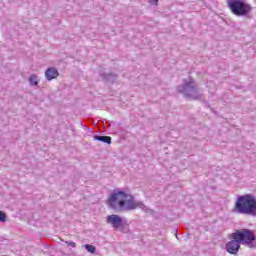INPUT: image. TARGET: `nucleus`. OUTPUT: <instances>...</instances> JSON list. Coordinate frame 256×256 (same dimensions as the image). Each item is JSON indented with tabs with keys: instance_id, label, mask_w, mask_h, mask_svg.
I'll list each match as a JSON object with an SVG mask.
<instances>
[{
	"instance_id": "nucleus-1",
	"label": "nucleus",
	"mask_w": 256,
	"mask_h": 256,
	"mask_svg": "<svg viewBox=\"0 0 256 256\" xmlns=\"http://www.w3.org/2000/svg\"><path fill=\"white\" fill-rule=\"evenodd\" d=\"M107 205L116 213L133 211L137 208L142 209L145 213L153 214V210L147 208L143 202L135 201V197L127 194L125 191L115 190L107 199Z\"/></svg>"
},
{
	"instance_id": "nucleus-2",
	"label": "nucleus",
	"mask_w": 256,
	"mask_h": 256,
	"mask_svg": "<svg viewBox=\"0 0 256 256\" xmlns=\"http://www.w3.org/2000/svg\"><path fill=\"white\" fill-rule=\"evenodd\" d=\"M232 211L233 213H239L240 215H249L250 217H256L255 196L251 194L238 196Z\"/></svg>"
},
{
	"instance_id": "nucleus-3",
	"label": "nucleus",
	"mask_w": 256,
	"mask_h": 256,
	"mask_svg": "<svg viewBox=\"0 0 256 256\" xmlns=\"http://www.w3.org/2000/svg\"><path fill=\"white\" fill-rule=\"evenodd\" d=\"M232 239H237L242 245L249 247V249H256V236L252 230L241 229L236 230L231 234Z\"/></svg>"
},
{
	"instance_id": "nucleus-4",
	"label": "nucleus",
	"mask_w": 256,
	"mask_h": 256,
	"mask_svg": "<svg viewBox=\"0 0 256 256\" xmlns=\"http://www.w3.org/2000/svg\"><path fill=\"white\" fill-rule=\"evenodd\" d=\"M227 6L236 17H245L253 11V7L247 3V0H227Z\"/></svg>"
},
{
	"instance_id": "nucleus-5",
	"label": "nucleus",
	"mask_w": 256,
	"mask_h": 256,
	"mask_svg": "<svg viewBox=\"0 0 256 256\" xmlns=\"http://www.w3.org/2000/svg\"><path fill=\"white\" fill-rule=\"evenodd\" d=\"M177 91L187 99L197 100L203 97V94L199 92V88H197V85L193 80H190L189 82L184 80V83L177 87Z\"/></svg>"
},
{
	"instance_id": "nucleus-6",
	"label": "nucleus",
	"mask_w": 256,
	"mask_h": 256,
	"mask_svg": "<svg viewBox=\"0 0 256 256\" xmlns=\"http://www.w3.org/2000/svg\"><path fill=\"white\" fill-rule=\"evenodd\" d=\"M106 221L109 225H112L113 229H121L123 227V219L117 214L109 215Z\"/></svg>"
},
{
	"instance_id": "nucleus-7",
	"label": "nucleus",
	"mask_w": 256,
	"mask_h": 256,
	"mask_svg": "<svg viewBox=\"0 0 256 256\" xmlns=\"http://www.w3.org/2000/svg\"><path fill=\"white\" fill-rule=\"evenodd\" d=\"M241 242L238 239H233L226 244V251L230 253V255H237L239 253V249H241Z\"/></svg>"
},
{
	"instance_id": "nucleus-8",
	"label": "nucleus",
	"mask_w": 256,
	"mask_h": 256,
	"mask_svg": "<svg viewBox=\"0 0 256 256\" xmlns=\"http://www.w3.org/2000/svg\"><path fill=\"white\" fill-rule=\"evenodd\" d=\"M59 75V70L55 67H50L45 71V77L47 81H53V79H57Z\"/></svg>"
},
{
	"instance_id": "nucleus-9",
	"label": "nucleus",
	"mask_w": 256,
	"mask_h": 256,
	"mask_svg": "<svg viewBox=\"0 0 256 256\" xmlns=\"http://www.w3.org/2000/svg\"><path fill=\"white\" fill-rule=\"evenodd\" d=\"M94 141H101L102 143H106L107 145H111V136L94 135Z\"/></svg>"
},
{
	"instance_id": "nucleus-10",
	"label": "nucleus",
	"mask_w": 256,
	"mask_h": 256,
	"mask_svg": "<svg viewBox=\"0 0 256 256\" xmlns=\"http://www.w3.org/2000/svg\"><path fill=\"white\" fill-rule=\"evenodd\" d=\"M102 77H104L108 83H115V81H117V75L113 73L102 74Z\"/></svg>"
},
{
	"instance_id": "nucleus-11",
	"label": "nucleus",
	"mask_w": 256,
	"mask_h": 256,
	"mask_svg": "<svg viewBox=\"0 0 256 256\" xmlns=\"http://www.w3.org/2000/svg\"><path fill=\"white\" fill-rule=\"evenodd\" d=\"M29 83L32 86L39 85V78L37 77V74H31L29 77Z\"/></svg>"
},
{
	"instance_id": "nucleus-12",
	"label": "nucleus",
	"mask_w": 256,
	"mask_h": 256,
	"mask_svg": "<svg viewBox=\"0 0 256 256\" xmlns=\"http://www.w3.org/2000/svg\"><path fill=\"white\" fill-rule=\"evenodd\" d=\"M84 247L86 251H88V253L95 254V252L97 251V248L91 244H85Z\"/></svg>"
},
{
	"instance_id": "nucleus-13",
	"label": "nucleus",
	"mask_w": 256,
	"mask_h": 256,
	"mask_svg": "<svg viewBox=\"0 0 256 256\" xmlns=\"http://www.w3.org/2000/svg\"><path fill=\"white\" fill-rule=\"evenodd\" d=\"M7 221V214L0 210V222L5 223Z\"/></svg>"
},
{
	"instance_id": "nucleus-14",
	"label": "nucleus",
	"mask_w": 256,
	"mask_h": 256,
	"mask_svg": "<svg viewBox=\"0 0 256 256\" xmlns=\"http://www.w3.org/2000/svg\"><path fill=\"white\" fill-rule=\"evenodd\" d=\"M148 3L154 7H157V5H159V0H148Z\"/></svg>"
},
{
	"instance_id": "nucleus-15",
	"label": "nucleus",
	"mask_w": 256,
	"mask_h": 256,
	"mask_svg": "<svg viewBox=\"0 0 256 256\" xmlns=\"http://www.w3.org/2000/svg\"><path fill=\"white\" fill-rule=\"evenodd\" d=\"M65 243H66V245H68L69 247H77V244H76L75 242L66 241Z\"/></svg>"
}]
</instances>
